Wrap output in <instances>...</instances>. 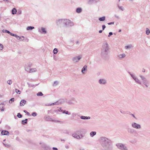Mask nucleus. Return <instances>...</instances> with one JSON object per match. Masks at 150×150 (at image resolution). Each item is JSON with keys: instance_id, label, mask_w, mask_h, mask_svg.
<instances>
[{"instance_id": "nucleus-1", "label": "nucleus", "mask_w": 150, "mask_h": 150, "mask_svg": "<svg viewBox=\"0 0 150 150\" xmlns=\"http://www.w3.org/2000/svg\"><path fill=\"white\" fill-rule=\"evenodd\" d=\"M57 25L61 28H70L74 25L73 22L67 19H61L56 21Z\"/></svg>"}, {"instance_id": "nucleus-2", "label": "nucleus", "mask_w": 150, "mask_h": 150, "mask_svg": "<svg viewBox=\"0 0 150 150\" xmlns=\"http://www.w3.org/2000/svg\"><path fill=\"white\" fill-rule=\"evenodd\" d=\"M109 46L107 42L105 41L103 44L101 49V55L103 57H105L108 55Z\"/></svg>"}, {"instance_id": "nucleus-3", "label": "nucleus", "mask_w": 150, "mask_h": 150, "mask_svg": "<svg viewBox=\"0 0 150 150\" xmlns=\"http://www.w3.org/2000/svg\"><path fill=\"white\" fill-rule=\"evenodd\" d=\"M139 77L142 80V83L146 87H148L149 86V82L147 79L143 76L142 75H140Z\"/></svg>"}, {"instance_id": "nucleus-4", "label": "nucleus", "mask_w": 150, "mask_h": 150, "mask_svg": "<svg viewBox=\"0 0 150 150\" xmlns=\"http://www.w3.org/2000/svg\"><path fill=\"white\" fill-rule=\"evenodd\" d=\"M129 74L131 77L134 80L136 83L140 85L142 83L141 81L135 74H132L130 73H129Z\"/></svg>"}, {"instance_id": "nucleus-5", "label": "nucleus", "mask_w": 150, "mask_h": 150, "mask_svg": "<svg viewBox=\"0 0 150 150\" xmlns=\"http://www.w3.org/2000/svg\"><path fill=\"white\" fill-rule=\"evenodd\" d=\"M38 30L39 32L44 35L47 34V28L43 27L38 28Z\"/></svg>"}, {"instance_id": "nucleus-6", "label": "nucleus", "mask_w": 150, "mask_h": 150, "mask_svg": "<svg viewBox=\"0 0 150 150\" xmlns=\"http://www.w3.org/2000/svg\"><path fill=\"white\" fill-rule=\"evenodd\" d=\"M82 58V55H79L77 56L74 57L72 58V60L74 62L76 63L78 62Z\"/></svg>"}, {"instance_id": "nucleus-7", "label": "nucleus", "mask_w": 150, "mask_h": 150, "mask_svg": "<svg viewBox=\"0 0 150 150\" xmlns=\"http://www.w3.org/2000/svg\"><path fill=\"white\" fill-rule=\"evenodd\" d=\"M131 126L132 128L136 129H140L141 128L140 124L134 122L132 123Z\"/></svg>"}, {"instance_id": "nucleus-8", "label": "nucleus", "mask_w": 150, "mask_h": 150, "mask_svg": "<svg viewBox=\"0 0 150 150\" xmlns=\"http://www.w3.org/2000/svg\"><path fill=\"white\" fill-rule=\"evenodd\" d=\"M126 55L124 53L118 54L117 56V58L119 60H122L126 57Z\"/></svg>"}, {"instance_id": "nucleus-9", "label": "nucleus", "mask_w": 150, "mask_h": 150, "mask_svg": "<svg viewBox=\"0 0 150 150\" xmlns=\"http://www.w3.org/2000/svg\"><path fill=\"white\" fill-rule=\"evenodd\" d=\"M72 136L73 137L76 138L77 139H81L83 136L82 135H79L76 133H73L72 134Z\"/></svg>"}, {"instance_id": "nucleus-10", "label": "nucleus", "mask_w": 150, "mask_h": 150, "mask_svg": "<svg viewBox=\"0 0 150 150\" xmlns=\"http://www.w3.org/2000/svg\"><path fill=\"white\" fill-rule=\"evenodd\" d=\"M107 83L106 80L104 79H100L98 81V83L101 85H104Z\"/></svg>"}, {"instance_id": "nucleus-11", "label": "nucleus", "mask_w": 150, "mask_h": 150, "mask_svg": "<svg viewBox=\"0 0 150 150\" xmlns=\"http://www.w3.org/2000/svg\"><path fill=\"white\" fill-rule=\"evenodd\" d=\"M117 147L122 150H126V147H124V145L121 144H117L116 145Z\"/></svg>"}, {"instance_id": "nucleus-12", "label": "nucleus", "mask_w": 150, "mask_h": 150, "mask_svg": "<svg viewBox=\"0 0 150 150\" xmlns=\"http://www.w3.org/2000/svg\"><path fill=\"white\" fill-rule=\"evenodd\" d=\"M100 141H106L107 140H110V139L108 137L104 136H101L99 139Z\"/></svg>"}, {"instance_id": "nucleus-13", "label": "nucleus", "mask_w": 150, "mask_h": 150, "mask_svg": "<svg viewBox=\"0 0 150 150\" xmlns=\"http://www.w3.org/2000/svg\"><path fill=\"white\" fill-rule=\"evenodd\" d=\"M127 131L130 134H133L134 133L135 130L132 128L129 127L127 129Z\"/></svg>"}, {"instance_id": "nucleus-14", "label": "nucleus", "mask_w": 150, "mask_h": 150, "mask_svg": "<svg viewBox=\"0 0 150 150\" xmlns=\"http://www.w3.org/2000/svg\"><path fill=\"white\" fill-rule=\"evenodd\" d=\"M87 66L86 65H84L81 69V72L83 74L85 73V71L87 70Z\"/></svg>"}, {"instance_id": "nucleus-15", "label": "nucleus", "mask_w": 150, "mask_h": 150, "mask_svg": "<svg viewBox=\"0 0 150 150\" xmlns=\"http://www.w3.org/2000/svg\"><path fill=\"white\" fill-rule=\"evenodd\" d=\"M9 134V132L6 130H3L1 132V134L3 135H8Z\"/></svg>"}, {"instance_id": "nucleus-16", "label": "nucleus", "mask_w": 150, "mask_h": 150, "mask_svg": "<svg viewBox=\"0 0 150 150\" xmlns=\"http://www.w3.org/2000/svg\"><path fill=\"white\" fill-rule=\"evenodd\" d=\"M26 101L24 100H22L20 102V105L22 106H23L26 103Z\"/></svg>"}, {"instance_id": "nucleus-17", "label": "nucleus", "mask_w": 150, "mask_h": 150, "mask_svg": "<svg viewBox=\"0 0 150 150\" xmlns=\"http://www.w3.org/2000/svg\"><path fill=\"white\" fill-rule=\"evenodd\" d=\"M96 132L95 131H92L91 132L90 134V136L93 137L96 134Z\"/></svg>"}, {"instance_id": "nucleus-18", "label": "nucleus", "mask_w": 150, "mask_h": 150, "mask_svg": "<svg viewBox=\"0 0 150 150\" xmlns=\"http://www.w3.org/2000/svg\"><path fill=\"white\" fill-rule=\"evenodd\" d=\"M80 118L82 119H83V120L89 119H90V117L89 116L87 117V116H81L80 117Z\"/></svg>"}, {"instance_id": "nucleus-19", "label": "nucleus", "mask_w": 150, "mask_h": 150, "mask_svg": "<svg viewBox=\"0 0 150 150\" xmlns=\"http://www.w3.org/2000/svg\"><path fill=\"white\" fill-rule=\"evenodd\" d=\"M133 46L131 44H130L129 45L126 46L125 47V48L127 49H130Z\"/></svg>"}, {"instance_id": "nucleus-20", "label": "nucleus", "mask_w": 150, "mask_h": 150, "mask_svg": "<svg viewBox=\"0 0 150 150\" xmlns=\"http://www.w3.org/2000/svg\"><path fill=\"white\" fill-rule=\"evenodd\" d=\"M117 7L119 9L122 11H124L125 10L124 8L122 6H120L119 4L117 5Z\"/></svg>"}, {"instance_id": "nucleus-21", "label": "nucleus", "mask_w": 150, "mask_h": 150, "mask_svg": "<svg viewBox=\"0 0 150 150\" xmlns=\"http://www.w3.org/2000/svg\"><path fill=\"white\" fill-rule=\"evenodd\" d=\"M58 103L57 102V101L56 102H55L54 103H52L51 104H46L45 105L46 106H51L52 105H58Z\"/></svg>"}, {"instance_id": "nucleus-22", "label": "nucleus", "mask_w": 150, "mask_h": 150, "mask_svg": "<svg viewBox=\"0 0 150 150\" xmlns=\"http://www.w3.org/2000/svg\"><path fill=\"white\" fill-rule=\"evenodd\" d=\"M99 20L100 21H104L105 19V16H103L99 18Z\"/></svg>"}, {"instance_id": "nucleus-23", "label": "nucleus", "mask_w": 150, "mask_h": 150, "mask_svg": "<svg viewBox=\"0 0 150 150\" xmlns=\"http://www.w3.org/2000/svg\"><path fill=\"white\" fill-rule=\"evenodd\" d=\"M37 70L36 68H32L30 69V72H36Z\"/></svg>"}, {"instance_id": "nucleus-24", "label": "nucleus", "mask_w": 150, "mask_h": 150, "mask_svg": "<svg viewBox=\"0 0 150 150\" xmlns=\"http://www.w3.org/2000/svg\"><path fill=\"white\" fill-rule=\"evenodd\" d=\"M82 11V9L80 8H77L76 9V12L77 13H80Z\"/></svg>"}, {"instance_id": "nucleus-25", "label": "nucleus", "mask_w": 150, "mask_h": 150, "mask_svg": "<svg viewBox=\"0 0 150 150\" xmlns=\"http://www.w3.org/2000/svg\"><path fill=\"white\" fill-rule=\"evenodd\" d=\"M34 27L33 26H28L27 28V30H32L34 29Z\"/></svg>"}, {"instance_id": "nucleus-26", "label": "nucleus", "mask_w": 150, "mask_h": 150, "mask_svg": "<svg viewBox=\"0 0 150 150\" xmlns=\"http://www.w3.org/2000/svg\"><path fill=\"white\" fill-rule=\"evenodd\" d=\"M4 107V106L3 104H0V110H1V111H4V108H3Z\"/></svg>"}, {"instance_id": "nucleus-27", "label": "nucleus", "mask_w": 150, "mask_h": 150, "mask_svg": "<svg viewBox=\"0 0 150 150\" xmlns=\"http://www.w3.org/2000/svg\"><path fill=\"white\" fill-rule=\"evenodd\" d=\"M150 33V30L149 29L147 28H146V33L147 35H149Z\"/></svg>"}, {"instance_id": "nucleus-28", "label": "nucleus", "mask_w": 150, "mask_h": 150, "mask_svg": "<svg viewBox=\"0 0 150 150\" xmlns=\"http://www.w3.org/2000/svg\"><path fill=\"white\" fill-rule=\"evenodd\" d=\"M16 9L15 8H13L12 10V14H14L16 13Z\"/></svg>"}, {"instance_id": "nucleus-29", "label": "nucleus", "mask_w": 150, "mask_h": 150, "mask_svg": "<svg viewBox=\"0 0 150 150\" xmlns=\"http://www.w3.org/2000/svg\"><path fill=\"white\" fill-rule=\"evenodd\" d=\"M63 113L66 114L68 115H70L71 114L70 112H69L68 111L66 110H63Z\"/></svg>"}, {"instance_id": "nucleus-30", "label": "nucleus", "mask_w": 150, "mask_h": 150, "mask_svg": "<svg viewBox=\"0 0 150 150\" xmlns=\"http://www.w3.org/2000/svg\"><path fill=\"white\" fill-rule=\"evenodd\" d=\"M58 51L57 49L56 48H55L53 50V52L54 54H57Z\"/></svg>"}, {"instance_id": "nucleus-31", "label": "nucleus", "mask_w": 150, "mask_h": 150, "mask_svg": "<svg viewBox=\"0 0 150 150\" xmlns=\"http://www.w3.org/2000/svg\"><path fill=\"white\" fill-rule=\"evenodd\" d=\"M64 102V101L63 100H59L57 101V102L58 103V104L59 105H60L62 103H63Z\"/></svg>"}, {"instance_id": "nucleus-32", "label": "nucleus", "mask_w": 150, "mask_h": 150, "mask_svg": "<svg viewBox=\"0 0 150 150\" xmlns=\"http://www.w3.org/2000/svg\"><path fill=\"white\" fill-rule=\"evenodd\" d=\"M94 0H88V4L91 5L92 4Z\"/></svg>"}, {"instance_id": "nucleus-33", "label": "nucleus", "mask_w": 150, "mask_h": 150, "mask_svg": "<svg viewBox=\"0 0 150 150\" xmlns=\"http://www.w3.org/2000/svg\"><path fill=\"white\" fill-rule=\"evenodd\" d=\"M30 68L28 67H25V70L27 72H30Z\"/></svg>"}, {"instance_id": "nucleus-34", "label": "nucleus", "mask_w": 150, "mask_h": 150, "mask_svg": "<svg viewBox=\"0 0 150 150\" xmlns=\"http://www.w3.org/2000/svg\"><path fill=\"white\" fill-rule=\"evenodd\" d=\"M58 84V81H54V83L53 84V86H57Z\"/></svg>"}, {"instance_id": "nucleus-35", "label": "nucleus", "mask_w": 150, "mask_h": 150, "mask_svg": "<svg viewBox=\"0 0 150 150\" xmlns=\"http://www.w3.org/2000/svg\"><path fill=\"white\" fill-rule=\"evenodd\" d=\"M28 120V119H25V120H22V123L23 124H26L27 123V121Z\"/></svg>"}, {"instance_id": "nucleus-36", "label": "nucleus", "mask_w": 150, "mask_h": 150, "mask_svg": "<svg viewBox=\"0 0 150 150\" xmlns=\"http://www.w3.org/2000/svg\"><path fill=\"white\" fill-rule=\"evenodd\" d=\"M7 83L8 84H9V85H11V84H12V80H8V81H7Z\"/></svg>"}, {"instance_id": "nucleus-37", "label": "nucleus", "mask_w": 150, "mask_h": 150, "mask_svg": "<svg viewBox=\"0 0 150 150\" xmlns=\"http://www.w3.org/2000/svg\"><path fill=\"white\" fill-rule=\"evenodd\" d=\"M37 96H43V94L41 92H39L37 94Z\"/></svg>"}, {"instance_id": "nucleus-38", "label": "nucleus", "mask_w": 150, "mask_h": 150, "mask_svg": "<svg viewBox=\"0 0 150 150\" xmlns=\"http://www.w3.org/2000/svg\"><path fill=\"white\" fill-rule=\"evenodd\" d=\"M2 31L3 33H7L8 34L10 33V32L9 31L6 30H2Z\"/></svg>"}, {"instance_id": "nucleus-39", "label": "nucleus", "mask_w": 150, "mask_h": 150, "mask_svg": "<svg viewBox=\"0 0 150 150\" xmlns=\"http://www.w3.org/2000/svg\"><path fill=\"white\" fill-rule=\"evenodd\" d=\"M14 98H12L10 99L9 101V103H12L13 102H14Z\"/></svg>"}, {"instance_id": "nucleus-40", "label": "nucleus", "mask_w": 150, "mask_h": 150, "mask_svg": "<svg viewBox=\"0 0 150 150\" xmlns=\"http://www.w3.org/2000/svg\"><path fill=\"white\" fill-rule=\"evenodd\" d=\"M63 110H62L61 108H59L58 109V110L56 111V112L58 113V111H59V112H62L63 113Z\"/></svg>"}, {"instance_id": "nucleus-41", "label": "nucleus", "mask_w": 150, "mask_h": 150, "mask_svg": "<svg viewBox=\"0 0 150 150\" xmlns=\"http://www.w3.org/2000/svg\"><path fill=\"white\" fill-rule=\"evenodd\" d=\"M3 47H4L3 45L2 44L0 43V50H2L3 49Z\"/></svg>"}, {"instance_id": "nucleus-42", "label": "nucleus", "mask_w": 150, "mask_h": 150, "mask_svg": "<svg viewBox=\"0 0 150 150\" xmlns=\"http://www.w3.org/2000/svg\"><path fill=\"white\" fill-rule=\"evenodd\" d=\"M23 112L25 113H26L27 115L28 116L30 115V113L29 112L27 111L26 110H24Z\"/></svg>"}, {"instance_id": "nucleus-43", "label": "nucleus", "mask_w": 150, "mask_h": 150, "mask_svg": "<svg viewBox=\"0 0 150 150\" xmlns=\"http://www.w3.org/2000/svg\"><path fill=\"white\" fill-rule=\"evenodd\" d=\"M37 114L36 112H33L32 114V115L34 117H35L37 116Z\"/></svg>"}, {"instance_id": "nucleus-44", "label": "nucleus", "mask_w": 150, "mask_h": 150, "mask_svg": "<svg viewBox=\"0 0 150 150\" xmlns=\"http://www.w3.org/2000/svg\"><path fill=\"white\" fill-rule=\"evenodd\" d=\"M17 116L19 117V118H21V117L22 116L21 115L20 113H19L18 114Z\"/></svg>"}, {"instance_id": "nucleus-45", "label": "nucleus", "mask_w": 150, "mask_h": 150, "mask_svg": "<svg viewBox=\"0 0 150 150\" xmlns=\"http://www.w3.org/2000/svg\"><path fill=\"white\" fill-rule=\"evenodd\" d=\"M16 92L17 93H18V94H20V93H18L19 92H20V91L18 89H16L15 90Z\"/></svg>"}, {"instance_id": "nucleus-46", "label": "nucleus", "mask_w": 150, "mask_h": 150, "mask_svg": "<svg viewBox=\"0 0 150 150\" xmlns=\"http://www.w3.org/2000/svg\"><path fill=\"white\" fill-rule=\"evenodd\" d=\"M18 40H20L21 39V37H20L19 36L16 35L15 37Z\"/></svg>"}, {"instance_id": "nucleus-47", "label": "nucleus", "mask_w": 150, "mask_h": 150, "mask_svg": "<svg viewBox=\"0 0 150 150\" xmlns=\"http://www.w3.org/2000/svg\"><path fill=\"white\" fill-rule=\"evenodd\" d=\"M9 34H10L11 35L13 36H14V37H15V36L16 35V34L12 33H11L10 32V33H9Z\"/></svg>"}, {"instance_id": "nucleus-48", "label": "nucleus", "mask_w": 150, "mask_h": 150, "mask_svg": "<svg viewBox=\"0 0 150 150\" xmlns=\"http://www.w3.org/2000/svg\"><path fill=\"white\" fill-rule=\"evenodd\" d=\"M102 27L103 30H104V29H105V28L106 26L105 25H102Z\"/></svg>"}, {"instance_id": "nucleus-49", "label": "nucleus", "mask_w": 150, "mask_h": 150, "mask_svg": "<svg viewBox=\"0 0 150 150\" xmlns=\"http://www.w3.org/2000/svg\"><path fill=\"white\" fill-rule=\"evenodd\" d=\"M112 32H110L109 33V35H108V37H110V36L112 35Z\"/></svg>"}, {"instance_id": "nucleus-50", "label": "nucleus", "mask_w": 150, "mask_h": 150, "mask_svg": "<svg viewBox=\"0 0 150 150\" xmlns=\"http://www.w3.org/2000/svg\"><path fill=\"white\" fill-rule=\"evenodd\" d=\"M114 22H111L110 23H108V24L109 25H111V24H114Z\"/></svg>"}, {"instance_id": "nucleus-51", "label": "nucleus", "mask_w": 150, "mask_h": 150, "mask_svg": "<svg viewBox=\"0 0 150 150\" xmlns=\"http://www.w3.org/2000/svg\"><path fill=\"white\" fill-rule=\"evenodd\" d=\"M22 38H21V40L23 41L24 40V37L23 36H22L21 37Z\"/></svg>"}, {"instance_id": "nucleus-52", "label": "nucleus", "mask_w": 150, "mask_h": 150, "mask_svg": "<svg viewBox=\"0 0 150 150\" xmlns=\"http://www.w3.org/2000/svg\"><path fill=\"white\" fill-rule=\"evenodd\" d=\"M142 71V72L144 73L145 72V69L144 68H143Z\"/></svg>"}, {"instance_id": "nucleus-53", "label": "nucleus", "mask_w": 150, "mask_h": 150, "mask_svg": "<svg viewBox=\"0 0 150 150\" xmlns=\"http://www.w3.org/2000/svg\"><path fill=\"white\" fill-rule=\"evenodd\" d=\"M131 115L134 118H135V119H137V118L134 115L132 114H131Z\"/></svg>"}, {"instance_id": "nucleus-54", "label": "nucleus", "mask_w": 150, "mask_h": 150, "mask_svg": "<svg viewBox=\"0 0 150 150\" xmlns=\"http://www.w3.org/2000/svg\"><path fill=\"white\" fill-rule=\"evenodd\" d=\"M26 131L27 132H31V131H32V130L31 129H27L26 130Z\"/></svg>"}, {"instance_id": "nucleus-55", "label": "nucleus", "mask_w": 150, "mask_h": 150, "mask_svg": "<svg viewBox=\"0 0 150 150\" xmlns=\"http://www.w3.org/2000/svg\"><path fill=\"white\" fill-rule=\"evenodd\" d=\"M115 17H116V18H119V17L118 16H117V15H115Z\"/></svg>"}, {"instance_id": "nucleus-56", "label": "nucleus", "mask_w": 150, "mask_h": 150, "mask_svg": "<svg viewBox=\"0 0 150 150\" xmlns=\"http://www.w3.org/2000/svg\"><path fill=\"white\" fill-rule=\"evenodd\" d=\"M53 149L54 150H58L56 148L53 147Z\"/></svg>"}, {"instance_id": "nucleus-57", "label": "nucleus", "mask_w": 150, "mask_h": 150, "mask_svg": "<svg viewBox=\"0 0 150 150\" xmlns=\"http://www.w3.org/2000/svg\"><path fill=\"white\" fill-rule=\"evenodd\" d=\"M45 119H49V116H47L46 117H45Z\"/></svg>"}, {"instance_id": "nucleus-58", "label": "nucleus", "mask_w": 150, "mask_h": 150, "mask_svg": "<svg viewBox=\"0 0 150 150\" xmlns=\"http://www.w3.org/2000/svg\"><path fill=\"white\" fill-rule=\"evenodd\" d=\"M102 30H100L99 31V32L100 33H102Z\"/></svg>"}, {"instance_id": "nucleus-59", "label": "nucleus", "mask_w": 150, "mask_h": 150, "mask_svg": "<svg viewBox=\"0 0 150 150\" xmlns=\"http://www.w3.org/2000/svg\"><path fill=\"white\" fill-rule=\"evenodd\" d=\"M4 1L8 2L9 1L8 0H3Z\"/></svg>"}, {"instance_id": "nucleus-60", "label": "nucleus", "mask_w": 150, "mask_h": 150, "mask_svg": "<svg viewBox=\"0 0 150 150\" xmlns=\"http://www.w3.org/2000/svg\"><path fill=\"white\" fill-rule=\"evenodd\" d=\"M79 43V41H77L76 42V43L77 44H78Z\"/></svg>"}, {"instance_id": "nucleus-61", "label": "nucleus", "mask_w": 150, "mask_h": 150, "mask_svg": "<svg viewBox=\"0 0 150 150\" xmlns=\"http://www.w3.org/2000/svg\"><path fill=\"white\" fill-rule=\"evenodd\" d=\"M121 31V29L119 31V32H120Z\"/></svg>"}, {"instance_id": "nucleus-62", "label": "nucleus", "mask_w": 150, "mask_h": 150, "mask_svg": "<svg viewBox=\"0 0 150 150\" xmlns=\"http://www.w3.org/2000/svg\"><path fill=\"white\" fill-rule=\"evenodd\" d=\"M5 146H7V147L8 146V145H5Z\"/></svg>"}, {"instance_id": "nucleus-63", "label": "nucleus", "mask_w": 150, "mask_h": 150, "mask_svg": "<svg viewBox=\"0 0 150 150\" xmlns=\"http://www.w3.org/2000/svg\"><path fill=\"white\" fill-rule=\"evenodd\" d=\"M120 112L121 113H123L122 112V111H120Z\"/></svg>"}, {"instance_id": "nucleus-64", "label": "nucleus", "mask_w": 150, "mask_h": 150, "mask_svg": "<svg viewBox=\"0 0 150 150\" xmlns=\"http://www.w3.org/2000/svg\"><path fill=\"white\" fill-rule=\"evenodd\" d=\"M6 139H4L3 141H6Z\"/></svg>"}]
</instances>
